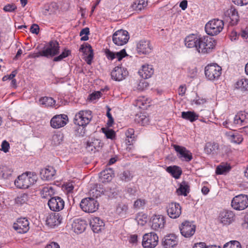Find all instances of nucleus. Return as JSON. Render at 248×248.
I'll list each match as a JSON object with an SVG mask.
<instances>
[{
    "instance_id": "obj_48",
    "label": "nucleus",
    "mask_w": 248,
    "mask_h": 248,
    "mask_svg": "<svg viewBox=\"0 0 248 248\" xmlns=\"http://www.w3.org/2000/svg\"><path fill=\"white\" fill-rule=\"evenodd\" d=\"M223 248H242L240 243L236 240H232L226 243Z\"/></svg>"
},
{
    "instance_id": "obj_42",
    "label": "nucleus",
    "mask_w": 248,
    "mask_h": 248,
    "mask_svg": "<svg viewBox=\"0 0 248 248\" xmlns=\"http://www.w3.org/2000/svg\"><path fill=\"white\" fill-rule=\"evenodd\" d=\"M119 176L122 181L128 182L133 179V175L129 170H126L120 173Z\"/></svg>"
},
{
    "instance_id": "obj_1",
    "label": "nucleus",
    "mask_w": 248,
    "mask_h": 248,
    "mask_svg": "<svg viewBox=\"0 0 248 248\" xmlns=\"http://www.w3.org/2000/svg\"><path fill=\"white\" fill-rule=\"evenodd\" d=\"M90 195H93V198H87L81 200L80 206L82 210L87 213H93L98 208L99 204L94 198H97L100 196V191L96 189L93 188L90 192Z\"/></svg>"
},
{
    "instance_id": "obj_34",
    "label": "nucleus",
    "mask_w": 248,
    "mask_h": 248,
    "mask_svg": "<svg viewBox=\"0 0 248 248\" xmlns=\"http://www.w3.org/2000/svg\"><path fill=\"white\" fill-rule=\"evenodd\" d=\"M228 136L230 140L234 143L240 144L243 140L242 135L237 131L230 132Z\"/></svg>"
},
{
    "instance_id": "obj_7",
    "label": "nucleus",
    "mask_w": 248,
    "mask_h": 248,
    "mask_svg": "<svg viewBox=\"0 0 248 248\" xmlns=\"http://www.w3.org/2000/svg\"><path fill=\"white\" fill-rule=\"evenodd\" d=\"M232 207L235 210H243L248 206V196L240 194L235 196L232 200Z\"/></svg>"
},
{
    "instance_id": "obj_19",
    "label": "nucleus",
    "mask_w": 248,
    "mask_h": 248,
    "mask_svg": "<svg viewBox=\"0 0 248 248\" xmlns=\"http://www.w3.org/2000/svg\"><path fill=\"white\" fill-rule=\"evenodd\" d=\"M168 216L172 218L178 217L181 214V207L179 204L176 202L169 203L167 207Z\"/></svg>"
},
{
    "instance_id": "obj_26",
    "label": "nucleus",
    "mask_w": 248,
    "mask_h": 248,
    "mask_svg": "<svg viewBox=\"0 0 248 248\" xmlns=\"http://www.w3.org/2000/svg\"><path fill=\"white\" fill-rule=\"evenodd\" d=\"M248 114L245 112H239L234 116L233 124L238 126L245 125L248 123Z\"/></svg>"
},
{
    "instance_id": "obj_38",
    "label": "nucleus",
    "mask_w": 248,
    "mask_h": 248,
    "mask_svg": "<svg viewBox=\"0 0 248 248\" xmlns=\"http://www.w3.org/2000/svg\"><path fill=\"white\" fill-rule=\"evenodd\" d=\"M75 231L78 233H81L86 228V223L84 220L77 219L75 221L74 224Z\"/></svg>"
},
{
    "instance_id": "obj_24",
    "label": "nucleus",
    "mask_w": 248,
    "mask_h": 248,
    "mask_svg": "<svg viewBox=\"0 0 248 248\" xmlns=\"http://www.w3.org/2000/svg\"><path fill=\"white\" fill-rule=\"evenodd\" d=\"M224 15L226 16L230 17V23L232 25H235L239 20V16L237 11L234 7H231L225 12Z\"/></svg>"
},
{
    "instance_id": "obj_36",
    "label": "nucleus",
    "mask_w": 248,
    "mask_h": 248,
    "mask_svg": "<svg viewBox=\"0 0 248 248\" xmlns=\"http://www.w3.org/2000/svg\"><path fill=\"white\" fill-rule=\"evenodd\" d=\"M166 171L175 179H178L182 173L181 168L177 166L168 167Z\"/></svg>"
},
{
    "instance_id": "obj_4",
    "label": "nucleus",
    "mask_w": 248,
    "mask_h": 248,
    "mask_svg": "<svg viewBox=\"0 0 248 248\" xmlns=\"http://www.w3.org/2000/svg\"><path fill=\"white\" fill-rule=\"evenodd\" d=\"M224 28V22L218 19H214L207 22L205 26L206 32L210 35L218 34Z\"/></svg>"
},
{
    "instance_id": "obj_13",
    "label": "nucleus",
    "mask_w": 248,
    "mask_h": 248,
    "mask_svg": "<svg viewBox=\"0 0 248 248\" xmlns=\"http://www.w3.org/2000/svg\"><path fill=\"white\" fill-rule=\"evenodd\" d=\"M13 228L19 233H25L27 232L29 229V222L25 218H19L17 219L16 222L13 224Z\"/></svg>"
},
{
    "instance_id": "obj_46",
    "label": "nucleus",
    "mask_w": 248,
    "mask_h": 248,
    "mask_svg": "<svg viewBox=\"0 0 248 248\" xmlns=\"http://www.w3.org/2000/svg\"><path fill=\"white\" fill-rule=\"evenodd\" d=\"M28 195L26 193H23L19 195L16 199L15 202L16 204L22 205L27 203L28 201Z\"/></svg>"
},
{
    "instance_id": "obj_59",
    "label": "nucleus",
    "mask_w": 248,
    "mask_h": 248,
    "mask_svg": "<svg viewBox=\"0 0 248 248\" xmlns=\"http://www.w3.org/2000/svg\"><path fill=\"white\" fill-rule=\"evenodd\" d=\"M10 147L9 143L6 140H4L1 144V150L4 152L7 153L9 151Z\"/></svg>"
},
{
    "instance_id": "obj_54",
    "label": "nucleus",
    "mask_w": 248,
    "mask_h": 248,
    "mask_svg": "<svg viewBox=\"0 0 248 248\" xmlns=\"http://www.w3.org/2000/svg\"><path fill=\"white\" fill-rule=\"evenodd\" d=\"M145 203L144 200L139 199L134 202L133 206L135 208L140 209L143 207L145 204Z\"/></svg>"
},
{
    "instance_id": "obj_64",
    "label": "nucleus",
    "mask_w": 248,
    "mask_h": 248,
    "mask_svg": "<svg viewBox=\"0 0 248 248\" xmlns=\"http://www.w3.org/2000/svg\"><path fill=\"white\" fill-rule=\"evenodd\" d=\"M193 248H207L205 243L203 242H200L195 244Z\"/></svg>"
},
{
    "instance_id": "obj_12",
    "label": "nucleus",
    "mask_w": 248,
    "mask_h": 248,
    "mask_svg": "<svg viewBox=\"0 0 248 248\" xmlns=\"http://www.w3.org/2000/svg\"><path fill=\"white\" fill-rule=\"evenodd\" d=\"M47 204L51 211L58 212L63 209L64 201L61 197L56 196L51 198Z\"/></svg>"
},
{
    "instance_id": "obj_2",
    "label": "nucleus",
    "mask_w": 248,
    "mask_h": 248,
    "mask_svg": "<svg viewBox=\"0 0 248 248\" xmlns=\"http://www.w3.org/2000/svg\"><path fill=\"white\" fill-rule=\"evenodd\" d=\"M37 180V176L35 172H26L17 177L15 184L19 188L26 189L34 184Z\"/></svg>"
},
{
    "instance_id": "obj_11",
    "label": "nucleus",
    "mask_w": 248,
    "mask_h": 248,
    "mask_svg": "<svg viewBox=\"0 0 248 248\" xmlns=\"http://www.w3.org/2000/svg\"><path fill=\"white\" fill-rule=\"evenodd\" d=\"M181 234L186 238L192 236L196 231V226L192 222L186 221L179 227Z\"/></svg>"
},
{
    "instance_id": "obj_15",
    "label": "nucleus",
    "mask_w": 248,
    "mask_h": 248,
    "mask_svg": "<svg viewBox=\"0 0 248 248\" xmlns=\"http://www.w3.org/2000/svg\"><path fill=\"white\" fill-rule=\"evenodd\" d=\"M152 49L153 46L148 40H141L137 44V51L139 55L149 54Z\"/></svg>"
},
{
    "instance_id": "obj_25",
    "label": "nucleus",
    "mask_w": 248,
    "mask_h": 248,
    "mask_svg": "<svg viewBox=\"0 0 248 248\" xmlns=\"http://www.w3.org/2000/svg\"><path fill=\"white\" fill-rule=\"evenodd\" d=\"M200 41V37L192 34L187 36L185 39V45L188 48H195L197 50L198 44Z\"/></svg>"
},
{
    "instance_id": "obj_22",
    "label": "nucleus",
    "mask_w": 248,
    "mask_h": 248,
    "mask_svg": "<svg viewBox=\"0 0 248 248\" xmlns=\"http://www.w3.org/2000/svg\"><path fill=\"white\" fill-rule=\"evenodd\" d=\"M62 220V216L58 213L50 214L46 220V224L51 228L60 225Z\"/></svg>"
},
{
    "instance_id": "obj_3",
    "label": "nucleus",
    "mask_w": 248,
    "mask_h": 248,
    "mask_svg": "<svg viewBox=\"0 0 248 248\" xmlns=\"http://www.w3.org/2000/svg\"><path fill=\"white\" fill-rule=\"evenodd\" d=\"M198 44L197 51L200 53L207 54L210 53L215 48L216 42L213 38L204 36L200 37V41Z\"/></svg>"
},
{
    "instance_id": "obj_57",
    "label": "nucleus",
    "mask_w": 248,
    "mask_h": 248,
    "mask_svg": "<svg viewBox=\"0 0 248 248\" xmlns=\"http://www.w3.org/2000/svg\"><path fill=\"white\" fill-rule=\"evenodd\" d=\"M240 35L243 39L248 42V27L242 30Z\"/></svg>"
},
{
    "instance_id": "obj_20",
    "label": "nucleus",
    "mask_w": 248,
    "mask_h": 248,
    "mask_svg": "<svg viewBox=\"0 0 248 248\" xmlns=\"http://www.w3.org/2000/svg\"><path fill=\"white\" fill-rule=\"evenodd\" d=\"M126 69L119 66H116L111 73L112 79L116 81H121L128 75Z\"/></svg>"
},
{
    "instance_id": "obj_60",
    "label": "nucleus",
    "mask_w": 248,
    "mask_h": 248,
    "mask_svg": "<svg viewBox=\"0 0 248 248\" xmlns=\"http://www.w3.org/2000/svg\"><path fill=\"white\" fill-rule=\"evenodd\" d=\"M126 136L128 139H131L132 140L134 138V130L132 128L128 129L125 133Z\"/></svg>"
},
{
    "instance_id": "obj_43",
    "label": "nucleus",
    "mask_w": 248,
    "mask_h": 248,
    "mask_svg": "<svg viewBox=\"0 0 248 248\" xmlns=\"http://www.w3.org/2000/svg\"><path fill=\"white\" fill-rule=\"evenodd\" d=\"M135 121L137 123H139L142 125H144L148 124L149 122V118L146 116V115L140 113L137 114L135 116Z\"/></svg>"
},
{
    "instance_id": "obj_58",
    "label": "nucleus",
    "mask_w": 248,
    "mask_h": 248,
    "mask_svg": "<svg viewBox=\"0 0 248 248\" xmlns=\"http://www.w3.org/2000/svg\"><path fill=\"white\" fill-rule=\"evenodd\" d=\"M30 31L31 33L38 34L39 32V27L36 24H33L30 28Z\"/></svg>"
},
{
    "instance_id": "obj_44",
    "label": "nucleus",
    "mask_w": 248,
    "mask_h": 248,
    "mask_svg": "<svg viewBox=\"0 0 248 248\" xmlns=\"http://www.w3.org/2000/svg\"><path fill=\"white\" fill-rule=\"evenodd\" d=\"M54 193V190L52 186H44L41 191V196L43 198H46L51 196Z\"/></svg>"
},
{
    "instance_id": "obj_18",
    "label": "nucleus",
    "mask_w": 248,
    "mask_h": 248,
    "mask_svg": "<svg viewBox=\"0 0 248 248\" xmlns=\"http://www.w3.org/2000/svg\"><path fill=\"white\" fill-rule=\"evenodd\" d=\"M68 117L65 114L54 116L50 121L51 126L54 128H59L64 126L67 124Z\"/></svg>"
},
{
    "instance_id": "obj_23",
    "label": "nucleus",
    "mask_w": 248,
    "mask_h": 248,
    "mask_svg": "<svg viewBox=\"0 0 248 248\" xmlns=\"http://www.w3.org/2000/svg\"><path fill=\"white\" fill-rule=\"evenodd\" d=\"M90 225L93 231L95 233H98L104 230L105 223L102 219L98 217H92L90 221Z\"/></svg>"
},
{
    "instance_id": "obj_61",
    "label": "nucleus",
    "mask_w": 248,
    "mask_h": 248,
    "mask_svg": "<svg viewBox=\"0 0 248 248\" xmlns=\"http://www.w3.org/2000/svg\"><path fill=\"white\" fill-rule=\"evenodd\" d=\"M232 2L237 5H246L248 4V0H232Z\"/></svg>"
},
{
    "instance_id": "obj_50",
    "label": "nucleus",
    "mask_w": 248,
    "mask_h": 248,
    "mask_svg": "<svg viewBox=\"0 0 248 248\" xmlns=\"http://www.w3.org/2000/svg\"><path fill=\"white\" fill-rule=\"evenodd\" d=\"M16 9V5L13 3L7 4L3 8V11L5 12H15Z\"/></svg>"
},
{
    "instance_id": "obj_5",
    "label": "nucleus",
    "mask_w": 248,
    "mask_h": 248,
    "mask_svg": "<svg viewBox=\"0 0 248 248\" xmlns=\"http://www.w3.org/2000/svg\"><path fill=\"white\" fill-rule=\"evenodd\" d=\"M205 76L206 78L211 81L217 80L222 73V68L217 63H211L205 66Z\"/></svg>"
},
{
    "instance_id": "obj_14",
    "label": "nucleus",
    "mask_w": 248,
    "mask_h": 248,
    "mask_svg": "<svg viewBox=\"0 0 248 248\" xmlns=\"http://www.w3.org/2000/svg\"><path fill=\"white\" fill-rule=\"evenodd\" d=\"M173 147L179 158L186 162H189L192 159V153L185 147L177 145H173Z\"/></svg>"
},
{
    "instance_id": "obj_45",
    "label": "nucleus",
    "mask_w": 248,
    "mask_h": 248,
    "mask_svg": "<svg viewBox=\"0 0 248 248\" xmlns=\"http://www.w3.org/2000/svg\"><path fill=\"white\" fill-rule=\"evenodd\" d=\"M237 87L242 91H248V79L242 78L239 80L236 83Z\"/></svg>"
},
{
    "instance_id": "obj_28",
    "label": "nucleus",
    "mask_w": 248,
    "mask_h": 248,
    "mask_svg": "<svg viewBox=\"0 0 248 248\" xmlns=\"http://www.w3.org/2000/svg\"><path fill=\"white\" fill-rule=\"evenodd\" d=\"M114 176V171L111 168L106 169L99 174L100 181L102 183L110 182Z\"/></svg>"
},
{
    "instance_id": "obj_21",
    "label": "nucleus",
    "mask_w": 248,
    "mask_h": 248,
    "mask_svg": "<svg viewBox=\"0 0 248 248\" xmlns=\"http://www.w3.org/2000/svg\"><path fill=\"white\" fill-rule=\"evenodd\" d=\"M178 243V238L174 234L166 235L162 240V245L164 248H172L176 246Z\"/></svg>"
},
{
    "instance_id": "obj_47",
    "label": "nucleus",
    "mask_w": 248,
    "mask_h": 248,
    "mask_svg": "<svg viewBox=\"0 0 248 248\" xmlns=\"http://www.w3.org/2000/svg\"><path fill=\"white\" fill-rule=\"evenodd\" d=\"M71 54V50L65 48L62 52L58 56L55 57L53 59L54 62H60L62 61L63 59L67 57Z\"/></svg>"
},
{
    "instance_id": "obj_17",
    "label": "nucleus",
    "mask_w": 248,
    "mask_h": 248,
    "mask_svg": "<svg viewBox=\"0 0 248 248\" xmlns=\"http://www.w3.org/2000/svg\"><path fill=\"white\" fill-rule=\"evenodd\" d=\"M152 229L158 231L164 228L166 220L165 217L161 215H155L151 218Z\"/></svg>"
},
{
    "instance_id": "obj_53",
    "label": "nucleus",
    "mask_w": 248,
    "mask_h": 248,
    "mask_svg": "<svg viewBox=\"0 0 248 248\" xmlns=\"http://www.w3.org/2000/svg\"><path fill=\"white\" fill-rule=\"evenodd\" d=\"M102 130L108 139H113L115 136V132L112 129H106L102 128Z\"/></svg>"
},
{
    "instance_id": "obj_9",
    "label": "nucleus",
    "mask_w": 248,
    "mask_h": 248,
    "mask_svg": "<svg viewBox=\"0 0 248 248\" xmlns=\"http://www.w3.org/2000/svg\"><path fill=\"white\" fill-rule=\"evenodd\" d=\"M129 39L128 32L125 30H120L115 31L112 36L113 42L117 46L126 44Z\"/></svg>"
},
{
    "instance_id": "obj_63",
    "label": "nucleus",
    "mask_w": 248,
    "mask_h": 248,
    "mask_svg": "<svg viewBox=\"0 0 248 248\" xmlns=\"http://www.w3.org/2000/svg\"><path fill=\"white\" fill-rule=\"evenodd\" d=\"M45 248H60V247L57 243L52 242L47 244Z\"/></svg>"
},
{
    "instance_id": "obj_41",
    "label": "nucleus",
    "mask_w": 248,
    "mask_h": 248,
    "mask_svg": "<svg viewBox=\"0 0 248 248\" xmlns=\"http://www.w3.org/2000/svg\"><path fill=\"white\" fill-rule=\"evenodd\" d=\"M231 169L230 165L222 163L217 167L216 172L217 174H223L229 172Z\"/></svg>"
},
{
    "instance_id": "obj_62",
    "label": "nucleus",
    "mask_w": 248,
    "mask_h": 248,
    "mask_svg": "<svg viewBox=\"0 0 248 248\" xmlns=\"http://www.w3.org/2000/svg\"><path fill=\"white\" fill-rule=\"evenodd\" d=\"M106 56L108 58V59L109 60H113L114 58H115V53L110 51L109 50H107L106 51Z\"/></svg>"
},
{
    "instance_id": "obj_39",
    "label": "nucleus",
    "mask_w": 248,
    "mask_h": 248,
    "mask_svg": "<svg viewBox=\"0 0 248 248\" xmlns=\"http://www.w3.org/2000/svg\"><path fill=\"white\" fill-rule=\"evenodd\" d=\"M147 5L146 0H137L131 5L132 8L136 11H141Z\"/></svg>"
},
{
    "instance_id": "obj_29",
    "label": "nucleus",
    "mask_w": 248,
    "mask_h": 248,
    "mask_svg": "<svg viewBox=\"0 0 248 248\" xmlns=\"http://www.w3.org/2000/svg\"><path fill=\"white\" fill-rule=\"evenodd\" d=\"M102 144L100 140L91 138L87 142L86 148L89 151L95 152V150H98V149L102 146Z\"/></svg>"
},
{
    "instance_id": "obj_37",
    "label": "nucleus",
    "mask_w": 248,
    "mask_h": 248,
    "mask_svg": "<svg viewBox=\"0 0 248 248\" xmlns=\"http://www.w3.org/2000/svg\"><path fill=\"white\" fill-rule=\"evenodd\" d=\"M189 186L188 183L186 181H183L180 184L179 188L177 189V193L179 195L186 196L189 192Z\"/></svg>"
},
{
    "instance_id": "obj_16",
    "label": "nucleus",
    "mask_w": 248,
    "mask_h": 248,
    "mask_svg": "<svg viewBox=\"0 0 248 248\" xmlns=\"http://www.w3.org/2000/svg\"><path fill=\"white\" fill-rule=\"evenodd\" d=\"M218 218L220 223L223 225H227L234 220L235 215L232 211L223 210L220 213Z\"/></svg>"
},
{
    "instance_id": "obj_30",
    "label": "nucleus",
    "mask_w": 248,
    "mask_h": 248,
    "mask_svg": "<svg viewBox=\"0 0 248 248\" xmlns=\"http://www.w3.org/2000/svg\"><path fill=\"white\" fill-rule=\"evenodd\" d=\"M154 72L152 66L146 64L142 66V68L139 70V74L142 78L146 79L151 77Z\"/></svg>"
},
{
    "instance_id": "obj_27",
    "label": "nucleus",
    "mask_w": 248,
    "mask_h": 248,
    "mask_svg": "<svg viewBox=\"0 0 248 248\" xmlns=\"http://www.w3.org/2000/svg\"><path fill=\"white\" fill-rule=\"evenodd\" d=\"M56 173L55 169L50 166L41 169L40 174L42 179L49 180L53 178Z\"/></svg>"
},
{
    "instance_id": "obj_49",
    "label": "nucleus",
    "mask_w": 248,
    "mask_h": 248,
    "mask_svg": "<svg viewBox=\"0 0 248 248\" xmlns=\"http://www.w3.org/2000/svg\"><path fill=\"white\" fill-rule=\"evenodd\" d=\"M63 135L61 133L54 134L52 137V142L55 145H58L63 140Z\"/></svg>"
},
{
    "instance_id": "obj_6",
    "label": "nucleus",
    "mask_w": 248,
    "mask_h": 248,
    "mask_svg": "<svg viewBox=\"0 0 248 248\" xmlns=\"http://www.w3.org/2000/svg\"><path fill=\"white\" fill-rule=\"evenodd\" d=\"M92 119V111L82 110L76 114L74 123L77 125L87 126Z\"/></svg>"
},
{
    "instance_id": "obj_10",
    "label": "nucleus",
    "mask_w": 248,
    "mask_h": 248,
    "mask_svg": "<svg viewBox=\"0 0 248 248\" xmlns=\"http://www.w3.org/2000/svg\"><path fill=\"white\" fill-rule=\"evenodd\" d=\"M158 242L157 235L155 232H150L143 235L142 245L144 248H155Z\"/></svg>"
},
{
    "instance_id": "obj_55",
    "label": "nucleus",
    "mask_w": 248,
    "mask_h": 248,
    "mask_svg": "<svg viewBox=\"0 0 248 248\" xmlns=\"http://www.w3.org/2000/svg\"><path fill=\"white\" fill-rule=\"evenodd\" d=\"M115 58H117L119 61H120L123 58L125 57L127 55L126 51L124 49L121 50L119 52L115 53Z\"/></svg>"
},
{
    "instance_id": "obj_33",
    "label": "nucleus",
    "mask_w": 248,
    "mask_h": 248,
    "mask_svg": "<svg viewBox=\"0 0 248 248\" xmlns=\"http://www.w3.org/2000/svg\"><path fill=\"white\" fill-rule=\"evenodd\" d=\"M219 148L218 144L215 142H208L204 146V152L207 154H215L217 153Z\"/></svg>"
},
{
    "instance_id": "obj_56",
    "label": "nucleus",
    "mask_w": 248,
    "mask_h": 248,
    "mask_svg": "<svg viewBox=\"0 0 248 248\" xmlns=\"http://www.w3.org/2000/svg\"><path fill=\"white\" fill-rule=\"evenodd\" d=\"M125 191L130 196H135L137 190L135 186L127 187L125 189Z\"/></svg>"
},
{
    "instance_id": "obj_40",
    "label": "nucleus",
    "mask_w": 248,
    "mask_h": 248,
    "mask_svg": "<svg viewBox=\"0 0 248 248\" xmlns=\"http://www.w3.org/2000/svg\"><path fill=\"white\" fill-rule=\"evenodd\" d=\"M39 101L40 104L45 107H52L55 104V100L50 97H42Z\"/></svg>"
},
{
    "instance_id": "obj_51",
    "label": "nucleus",
    "mask_w": 248,
    "mask_h": 248,
    "mask_svg": "<svg viewBox=\"0 0 248 248\" xmlns=\"http://www.w3.org/2000/svg\"><path fill=\"white\" fill-rule=\"evenodd\" d=\"M90 31L88 28H85L81 30L80 32V36H82L80 40L81 41H87L89 39L88 34H89Z\"/></svg>"
},
{
    "instance_id": "obj_8",
    "label": "nucleus",
    "mask_w": 248,
    "mask_h": 248,
    "mask_svg": "<svg viewBox=\"0 0 248 248\" xmlns=\"http://www.w3.org/2000/svg\"><path fill=\"white\" fill-rule=\"evenodd\" d=\"M43 53L45 57L52 58L60 52L59 44L57 41H51L43 48Z\"/></svg>"
},
{
    "instance_id": "obj_32",
    "label": "nucleus",
    "mask_w": 248,
    "mask_h": 248,
    "mask_svg": "<svg viewBox=\"0 0 248 248\" xmlns=\"http://www.w3.org/2000/svg\"><path fill=\"white\" fill-rule=\"evenodd\" d=\"M128 206L126 203L120 202L118 204L116 209V213L120 217H125L128 213Z\"/></svg>"
},
{
    "instance_id": "obj_52",
    "label": "nucleus",
    "mask_w": 248,
    "mask_h": 248,
    "mask_svg": "<svg viewBox=\"0 0 248 248\" xmlns=\"http://www.w3.org/2000/svg\"><path fill=\"white\" fill-rule=\"evenodd\" d=\"M86 126L78 125L75 130L76 135L78 137H83L86 132Z\"/></svg>"
},
{
    "instance_id": "obj_31",
    "label": "nucleus",
    "mask_w": 248,
    "mask_h": 248,
    "mask_svg": "<svg viewBox=\"0 0 248 248\" xmlns=\"http://www.w3.org/2000/svg\"><path fill=\"white\" fill-rule=\"evenodd\" d=\"M79 50L86 54H88L87 63L88 64L91 63L93 58V50L90 45L86 44L85 45H82L80 46Z\"/></svg>"
},
{
    "instance_id": "obj_35",
    "label": "nucleus",
    "mask_w": 248,
    "mask_h": 248,
    "mask_svg": "<svg viewBox=\"0 0 248 248\" xmlns=\"http://www.w3.org/2000/svg\"><path fill=\"white\" fill-rule=\"evenodd\" d=\"M181 117L182 118L189 121L190 122H193L199 118V115L194 111H183Z\"/></svg>"
}]
</instances>
